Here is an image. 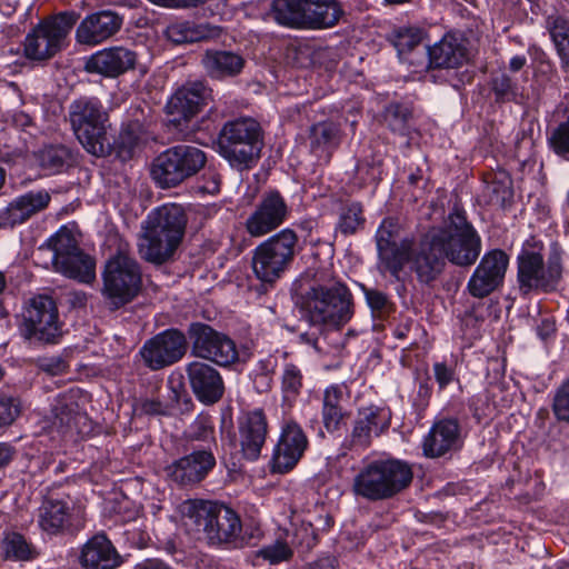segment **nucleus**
Listing matches in <instances>:
<instances>
[{
  "instance_id": "f257e3e1",
  "label": "nucleus",
  "mask_w": 569,
  "mask_h": 569,
  "mask_svg": "<svg viewBox=\"0 0 569 569\" xmlns=\"http://www.w3.org/2000/svg\"><path fill=\"white\" fill-rule=\"evenodd\" d=\"M187 222L186 211L180 204L167 203L153 210L139 237L141 259L156 266L173 260L184 238Z\"/></svg>"
},
{
  "instance_id": "f03ea898",
  "label": "nucleus",
  "mask_w": 569,
  "mask_h": 569,
  "mask_svg": "<svg viewBox=\"0 0 569 569\" xmlns=\"http://www.w3.org/2000/svg\"><path fill=\"white\" fill-rule=\"evenodd\" d=\"M546 246L537 236L526 239L516 258L518 291L522 297L558 290L565 272L563 252L553 249L545 259Z\"/></svg>"
},
{
  "instance_id": "7ed1b4c3",
  "label": "nucleus",
  "mask_w": 569,
  "mask_h": 569,
  "mask_svg": "<svg viewBox=\"0 0 569 569\" xmlns=\"http://www.w3.org/2000/svg\"><path fill=\"white\" fill-rule=\"evenodd\" d=\"M413 481V467L398 458L366 462L353 476L351 492L369 502L386 501L406 491Z\"/></svg>"
},
{
  "instance_id": "20e7f679",
  "label": "nucleus",
  "mask_w": 569,
  "mask_h": 569,
  "mask_svg": "<svg viewBox=\"0 0 569 569\" xmlns=\"http://www.w3.org/2000/svg\"><path fill=\"white\" fill-rule=\"evenodd\" d=\"M109 241L116 246L102 271L101 295L111 310L132 302L142 290V269L131 253L128 241L116 234Z\"/></svg>"
},
{
  "instance_id": "39448f33",
  "label": "nucleus",
  "mask_w": 569,
  "mask_h": 569,
  "mask_svg": "<svg viewBox=\"0 0 569 569\" xmlns=\"http://www.w3.org/2000/svg\"><path fill=\"white\" fill-rule=\"evenodd\" d=\"M302 310L311 325L340 329L355 315L353 296L348 286L336 277L319 274L303 296Z\"/></svg>"
},
{
  "instance_id": "423d86ee",
  "label": "nucleus",
  "mask_w": 569,
  "mask_h": 569,
  "mask_svg": "<svg viewBox=\"0 0 569 569\" xmlns=\"http://www.w3.org/2000/svg\"><path fill=\"white\" fill-rule=\"evenodd\" d=\"M81 146L96 157L111 153L109 112L97 97L81 96L70 102L67 117Z\"/></svg>"
},
{
  "instance_id": "0eeeda50",
  "label": "nucleus",
  "mask_w": 569,
  "mask_h": 569,
  "mask_svg": "<svg viewBox=\"0 0 569 569\" xmlns=\"http://www.w3.org/2000/svg\"><path fill=\"white\" fill-rule=\"evenodd\" d=\"M430 232L435 244L440 247L450 263L467 268L478 260L482 248L481 238L462 208L455 206L445 226L432 228Z\"/></svg>"
},
{
  "instance_id": "6e6552de",
  "label": "nucleus",
  "mask_w": 569,
  "mask_h": 569,
  "mask_svg": "<svg viewBox=\"0 0 569 569\" xmlns=\"http://www.w3.org/2000/svg\"><path fill=\"white\" fill-rule=\"evenodd\" d=\"M217 151L231 167L250 169L260 158L263 133L252 118H238L226 122L218 133Z\"/></svg>"
},
{
  "instance_id": "1a4fd4ad",
  "label": "nucleus",
  "mask_w": 569,
  "mask_h": 569,
  "mask_svg": "<svg viewBox=\"0 0 569 569\" xmlns=\"http://www.w3.org/2000/svg\"><path fill=\"white\" fill-rule=\"evenodd\" d=\"M184 515L210 546L232 549L239 529V513L229 506L202 499L188 500Z\"/></svg>"
},
{
  "instance_id": "9d476101",
  "label": "nucleus",
  "mask_w": 569,
  "mask_h": 569,
  "mask_svg": "<svg viewBox=\"0 0 569 569\" xmlns=\"http://www.w3.org/2000/svg\"><path fill=\"white\" fill-rule=\"evenodd\" d=\"M299 251V237L284 228L259 243L252 251L251 267L256 278L270 287L282 278Z\"/></svg>"
},
{
  "instance_id": "9b49d317",
  "label": "nucleus",
  "mask_w": 569,
  "mask_h": 569,
  "mask_svg": "<svg viewBox=\"0 0 569 569\" xmlns=\"http://www.w3.org/2000/svg\"><path fill=\"white\" fill-rule=\"evenodd\" d=\"M206 163L207 156L201 149L190 144H177L153 159L150 174L158 187L170 189L196 176Z\"/></svg>"
},
{
  "instance_id": "f8f14e48",
  "label": "nucleus",
  "mask_w": 569,
  "mask_h": 569,
  "mask_svg": "<svg viewBox=\"0 0 569 569\" xmlns=\"http://www.w3.org/2000/svg\"><path fill=\"white\" fill-rule=\"evenodd\" d=\"M76 11H63L42 20L26 37L23 53L33 61H47L61 49L64 39L79 20Z\"/></svg>"
},
{
  "instance_id": "ddd939ff",
  "label": "nucleus",
  "mask_w": 569,
  "mask_h": 569,
  "mask_svg": "<svg viewBox=\"0 0 569 569\" xmlns=\"http://www.w3.org/2000/svg\"><path fill=\"white\" fill-rule=\"evenodd\" d=\"M184 456L163 468L166 480L179 489H193L203 482L217 466L209 447H191Z\"/></svg>"
},
{
  "instance_id": "4468645a",
  "label": "nucleus",
  "mask_w": 569,
  "mask_h": 569,
  "mask_svg": "<svg viewBox=\"0 0 569 569\" xmlns=\"http://www.w3.org/2000/svg\"><path fill=\"white\" fill-rule=\"evenodd\" d=\"M20 331L28 340L56 343L61 329L54 300L46 295L33 297L23 312Z\"/></svg>"
},
{
  "instance_id": "2eb2a0df",
  "label": "nucleus",
  "mask_w": 569,
  "mask_h": 569,
  "mask_svg": "<svg viewBox=\"0 0 569 569\" xmlns=\"http://www.w3.org/2000/svg\"><path fill=\"white\" fill-rule=\"evenodd\" d=\"M188 335L192 345V355L197 358L222 367L234 363L239 358L234 341L207 323H191Z\"/></svg>"
},
{
  "instance_id": "dca6fc26",
  "label": "nucleus",
  "mask_w": 569,
  "mask_h": 569,
  "mask_svg": "<svg viewBox=\"0 0 569 569\" xmlns=\"http://www.w3.org/2000/svg\"><path fill=\"white\" fill-rule=\"evenodd\" d=\"M212 100V89L206 81H188L168 100L164 110L169 121L179 127L188 123Z\"/></svg>"
},
{
  "instance_id": "f3484780",
  "label": "nucleus",
  "mask_w": 569,
  "mask_h": 569,
  "mask_svg": "<svg viewBox=\"0 0 569 569\" xmlns=\"http://www.w3.org/2000/svg\"><path fill=\"white\" fill-rule=\"evenodd\" d=\"M270 423L262 408L248 409L240 412L237 418L234 441L246 460L256 461L267 442Z\"/></svg>"
},
{
  "instance_id": "a211bd4d",
  "label": "nucleus",
  "mask_w": 569,
  "mask_h": 569,
  "mask_svg": "<svg viewBox=\"0 0 569 569\" xmlns=\"http://www.w3.org/2000/svg\"><path fill=\"white\" fill-rule=\"evenodd\" d=\"M308 446L309 440L301 426L292 419L286 420L272 451L271 471L273 473L291 471L303 457Z\"/></svg>"
},
{
  "instance_id": "6ab92c4d",
  "label": "nucleus",
  "mask_w": 569,
  "mask_h": 569,
  "mask_svg": "<svg viewBox=\"0 0 569 569\" xmlns=\"http://www.w3.org/2000/svg\"><path fill=\"white\" fill-rule=\"evenodd\" d=\"M188 343L178 329H167L144 342L140 355L151 370L169 367L183 358Z\"/></svg>"
},
{
  "instance_id": "aec40b11",
  "label": "nucleus",
  "mask_w": 569,
  "mask_h": 569,
  "mask_svg": "<svg viewBox=\"0 0 569 569\" xmlns=\"http://www.w3.org/2000/svg\"><path fill=\"white\" fill-rule=\"evenodd\" d=\"M289 207L278 190L266 192L244 221V229L252 238L264 237L278 229L288 218Z\"/></svg>"
},
{
  "instance_id": "412c9836",
  "label": "nucleus",
  "mask_w": 569,
  "mask_h": 569,
  "mask_svg": "<svg viewBox=\"0 0 569 569\" xmlns=\"http://www.w3.org/2000/svg\"><path fill=\"white\" fill-rule=\"evenodd\" d=\"M508 266L509 256L503 250L486 252L468 281V292L478 299L490 296L502 286Z\"/></svg>"
},
{
  "instance_id": "4be33fe9",
  "label": "nucleus",
  "mask_w": 569,
  "mask_h": 569,
  "mask_svg": "<svg viewBox=\"0 0 569 569\" xmlns=\"http://www.w3.org/2000/svg\"><path fill=\"white\" fill-rule=\"evenodd\" d=\"M38 523L48 535L76 533L84 519L69 500L47 497L38 509Z\"/></svg>"
},
{
  "instance_id": "5701e85b",
  "label": "nucleus",
  "mask_w": 569,
  "mask_h": 569,
  "mask_svg": "<svg viewBox=\"0 0 569 569\" xmlns=\"http://www.w3.org/2000/svg\"><path fill=\"white\" fill-rule=\"evenodd\" d=\"M51 202V194L46 189L27 191L0 210V229H12L26 223L34 216L47 210Z\"/></svg>"
},
{
  "instance_id": "b1692460",
  "label": "nucleus",
  "mask_w": 569,
  "mask_h": 569,
  "mask_svg": "<svg viewBox=\"0 0 569 569\" xmlns=\"http://www.w3.org/2000/svg\"><path fill=\"white\" fill-rule=\"evenodd\" d=\"M138 56L122 46L104 48L91 54L84 70L107 78H117L136 68Z\"/></svg>"
},
{
  "instance_id": "393cba45",
  "label": "nucleus",
  "mask_w": 569,
  "mask_h": 569,
  "mask_svg": "<svg viewBox=\"0 0 569 569\" xmlns=\"http://www.w3.org/2000/svg\"><path fill=\"white\" fill-rule=\"evenodd\" d=\"M388 428L389 416L383 408L370 406L360 409L353 422L352 431L347 438V446L350 450H365L370 447L373 436H380Z\"/></svg>"
},
{
  "instance_id": "a878e982",
  "label": "nucleus",
  "mask_w": 569,
  "mask_h": 569,
  "mask_svg": "<svg viewBox=\"0 0 569 569\" xmlns=\"http://www.w3.org/2000/svg\"><path fill=\"white\" fill-rule=\"evenodd\" d=\"M186 371L191 390L200 402L213 405L222 398L223 380L216 368L206 362L192 361Z\"/></svg>"
},
{
  "instance_id": "bb28decb",
  "label": "nucleus",
  "mask_w": 569,
  "mask_h": 569,
  "mask_svg": "<svg viewBox=\"0 0 569 569\" xmlns=\"http://www.w3.org/2000/svg\"><path fill=\"white\" fill-rule=\"evenodd\" d=\"M122 23V18L111 10L91 13L78 26L76 40L80 44L98 46L118 33Z\"/></svg>"
},
{
  "instance_id": "cd10ccee",
  "label": "nucleus",
  "mask_w": 569,
  "mask_h": 569,
  "mask_svg": "<svg viewBox=\"0 0 569 569\" xmlns=\"http://www.w3.org/2000/svg\"><path fill=\"white\" fill-rule=\"evenodd\" d=\"M460 448V425L456 418H442L423 438L422 450L428 458H440Z\"/></svg>"
},
{
  "instance_id": "c85d7f7f",
  "label": "nucleus",
  "mask_w": 569,
  "mask_h": 569,
  "mask_svg": "<svg viewBox=\"0 0 569 569\" xmlns=\"http://www.w3.org/2000/svg\"><path fill=\"white\" fill-rule=\"evenodd\" d=\"M446 258L439 246L435 244V238L429 231L425 240L420 242L417 251H412L411 270L416 273L420 283L430 284L443 272Z\"/></svg>"
},
{
  "instance_id": "c756f323",
  "label": "nucleus",
  "mask_w": 569,
  "mask_h": 569,
  "mask_svg": "<svg viewBox=\"0 0 569 569\" xmlns=\"http://www.w3.org/2000/svg\"><path fill=\"white\" fill-rule=\"evenodd\" d=\"M79 563L84 569H116L122 558L106 533H96L81 548Z\"/></svg>"
},
{
  "instance_id": "7c9ffc66",
  "label": "nucleus",
  "mask_w": 569,
  "mask_h": 569,
  "mask_svg": "<svg viewBox=\"0 0 569 569\" xmlns=\"http://www.w3.org/2000/svg\"><path fill=\"white\" fill-rule=\"evenodd\" d=\"M322 423L330 433L338 432L347 427L351 411L348 408L346 387L332 385L325 389L321 409Z\"/></svg>"
},
{
  "instance_id": "2f4dec72",
  "label": "nucleus",
  "mask_w": 569,
  "mask_h": 569,
  "mask_svg": "<svg viewBox=\"0 0 569 569\" xmlns=\"http://www.w3.org/2000/svg\"><path fill=\"white\" fill-rule=\"evenodd\" d=\"M200 63L210 79L224 80L239 76L246 66V59L234 51L208 49Z\"/></svg>"
},
{
  "instance_id": "473e14b6",
  "label": "nucleus",
  "mask_w": 569,
  "mask_h": 569,
  "mask_svg": "<svg viewBox=\"0 0 569 569\" xmlns=\"http://www.w3.org/2000/svg\"><path fill=\"white\" fill-rule=\"evenodd\" d=\"M345 11L338 0H305V30H322L337 26Z\"/></svg>"
},
{
  "instance_id": "72a5a7b5",
  "label": "nucleus",
  "mask_w": 569,
  "mask_h": 569,
  "mask_svg": "<svg viewBox=\"0 0 569 569\" xmlns=\"http://www.w3.org/2000/svg\"><path fill=\"white\" fill-rule=\"evenodd\" d=\"M467 48L452 33H446L436 44L428 48L429 64L433 69H453L467 60Z\"/></svg>"
},
{
  "instance_id": "f704fd0d",
  "label": "nucleus",
  "mask_w": 569,
  "mask_h": 569,
  "mask_svg": "<svg viewBox=\"0 0 569 569\" xmlns=\"http://www.w3.org/2000/svg\"><path fill=\"white\" fill-rule=\"evenodd\" d=\"M412 246L413 241L410 239H403L399 243H388L383 240L378 250L380 271L389 272L398 279L405 266L411 262Z\"/></svg>"
},
{
  "instance_id": "c9c22d12",
  "label": "nucleus",
  "mask_w": 569,
  "mask_h": 569,
  "mask_svg": "<svg viewBox=\"0 0 569 569\" xmlns=\"http://www.w3.org/2000/svg\"><path fill=\"white\" fill-rule=\"evenodd\" d=\"M221 28L209 23H193L189 21L176 22L167 28L168 39L177 44L208 41L221 36Z\"/></svg>"
},
{
  "instance_id": "e433bc0d",
  "label": "nucleus",
  "mask_w": 569,
  "mask_h": 569,
  "mask_svg": "<svg viewBox=\"0 0 569 569\" xmlns=\"http://www.w3.org/2000/svg\"><path fill=\"white\" fill-rule=\"evenodd\" d=\"M51 264L57 272L68 278L90 281L94 277L96 263L81 248L64 254L63 258L60 257L57 260H51Z\"/></svg>"
},
{
  "instance_id": "4c0bfd02",
  "label": "nucleus",
  "mask_w": 569,
  "mask_h": 569,
  "mask_svg": "<svg viewBox=\"0 0 569 569\" xmlns=\"http://www.w3.org/2000/svg\"><path fill=\"white\" fill-rule=\"evenodd\" d=\"M186 448L209 447L214 452L218 448L216 428L212 417L200 413L182 435Z\"/></svg>"
},
{
  "instance_id": "58836bf2",
  "label": "nucleus",
  "mask_w": 569,
  "mask_h": 569,
  "mask_svg": "<svg viewBox=\"0 0 569 569\" xmlns=\"http://www.w3.org/2000/svg\"><path fill=\"white\" fill-rule=\"evenodd\" d=\"M305 0H273L269 16L280 26L303 29Z\"/></svg>"
},
{
  "instance_id": "ea45409f",
  "label": "nucleus",
  "mask_w": 569,
  "mask_h": 569,
  "mask_svg": "<svg viewBox=\"0 0 569 569\" xmlns=\"http://www.w3.org/2000/svg\"><path fill=\"white\" fill-rule=\"evenodd\" d=\"M53 426L62 432L78 431V425L87 417L78 411V405L70 398L62 396L57 399L53 407Z\"/></svg>"
},
{
  "instance_id": "a19ab883",
  "label": "nucleus",
  "mask_w": 569,
  "mask_h": 569,
  "mask_svg": "<svg viewBox=\"0 0 569 569\" xmlns=\"http://www.w3.org/2000/svg\"><path fill=\"white\" fill-rule=\"evenodd\" d=\"M37 159L40 167L52 174L62 172L74 161L72 151L62 144L46 146L38 152Z\"/></svg>"
},
{
  "instance_id": "79ce46f5",
  "label": "nucleus",
  "mask_w": 569,
  "mask_h": 569,
  "mask_svg": "<svg viewBox=\"0 0 569 569\" xmlns=\"http://www.w3.org/2000/svg\"><path fill=\"white\" fill-rule=\"evenodd\" d=\"M482 181L486 183L490 201L501 207L513 196L512 180L505 170L488 171L482 173Z\"/></svg>"
},
{
  "instance_id": "37998d69",
  "label": "nucleus",
  "mask_w": 569,
  "mask_h": 569,
  "mask_svg": "<svg viewBox=\"0 0 569 569\" xmlns=\"http://www.w3.org/2000/svg\"><path fill=\"white\" fill-rule=\"evenodd\" d=\"M142 134V124L140 121H129L124 123L117 139L111 143L113 150L122 160H129L133 156L136 147L139 144Z\"/></svg>"
},
{
  "instance_id": "c03bdc74",
  "label": "nucleus",
  "mask_w": 569,
  "mask_h": 569,
  "mask_svg": "<svg viewBox=\"0 0 569 569\" xmlns=\"http://www.w3.org/2000/svg\"><path fill=\"white\" fill-rule=\"evenodd\" d=\"M382 122L396 134L408 136L412 109L401 102H390L381 113Z\"/></svg>"
},
{
  "instance_id": "a18cd8bd",
  "label": "nucleus",
  "mask_w": 569,
  "mask_h": 569,
  "mask_svg": "<svg viewBox=\"0 0 569 569\" xmlns=\"http://www.w3.org/2000/svg\"><path fill=\"white\" fill-rule=\"evenodd\" d=\"M365 224L366 217L362 203L352 201L341 207L336 230L343 236H351L362 230Z\"/></svg>"
},
{
  "instance_id": "49530a36",
  "label": "nucleus",
  "mask_w": 569,
  "mask_h": 569,
  "mask_svg": "<svg viewBox=\"0 0 569 569\" xmlns=\"http://www.w3.org/2000/svg\"><path fill=\"white\" fill-rule=\"evenodd\" d=\"M4 558L16 561H28L36 557L37 552L23 535L11 531L7 532L1 541Z\"/></svg>"
},
{
  "instance_id": "de8ad7c7",
  "label": "nucleus",
  "mask_w": 569,
  "mask_h": 569,
  "mask_svg": "<svg viewBox=\"0 0 569 569\" xmlns=\"http://www.w3.org/2000/svg\"><path fill=\"white\" fill-rule=\"evenodd\" d=\"M79 248L73 232L68 227H61L48 239L47 243L41 246L38 250L40 253L51 252V260H57V258H63L64 254L74 252Z\"/></svg>"
},
{
  "instance_id": "09e8293b",
  "label": "nucleus",
  "mask_w": 569,
  "mask_h": 569,
  "mask_svg": "<svg viewBox=\"0 0 569 569\" xmlns=\"http://www.w3.org/2000/svg\"><path fill=\"white\" fill-rule=\"evenodd\" d=\"M425 32L418 27H398L388 36V41L397 49L399 54L408 53L423 40Z\"/></svg>"
},
{
  "instance_id": "8fccbe9b",
  "label": "nucleus",
  "mask_w": 569,
  "mask_h": 569,
  "mask_svg": "<svg viewBox=\"0 0 569 569\" xmlns=\"http://www.w3.org/2000/svg\"><path fill=\"white\" fill-rule=\"evenodd\" d=\"M339 134V127L331 121H321L310 128L309 139L311 148L318 149L332 144Z\"/></svg>"
},
{
  "instance_id": "3c124183",
  "label": "nucleus",
  "mask_w": 569,
  "mask_h": 569,
  "mask_svg": "<svg viewBox=\"0 0 569 569\" xmlns=\"http://www.w3.org/2000/svg\"><path fill=\"white\" fill-rule=\"evenodd\" d=\"M548 142L557 156L569 160V116L552 130Z\"/></svg>"
},
{
  "instance_id": "603ef678",
  "label": "nucleus",
  "mask_w": 569,
  "mask_h": 569,
  "mask_svg": "<svg viewBox=\"0 0 569 569\" xmlns=\"http://www.w3.org/2000/svg\"><path fill=\"white\" fill-rule=\"evenodd\" d=\"M237 540L232 545V549H243L246 547L257 546L263 537V531L258 523L243 525L241 518L239 519V529Z\"/></svg>"
},
{
  "instance_id": "864d4df0",
  "label": "nucleus",
  "mask_w": 569,
  "mask_h": 569,
  "mask_svg": "<svg viewBox=\"0 0 569 569\" xmlns=\"http://www.w3.org/2000/svg\"><path fill=\"white\" fill-rule=\"evenodd\" d=\"M21 411L22 405L19 398L0 395V430L11 426Z\"/></svg>"
},
{
  "instance_id": "5fc2aeb1",
  "label": "nucleus",
  "mask_w": 569,
  "mask_h": 569,
  "mask_svg": "<svg viewBox=\"0 0 569 569\" xmlns=\"http://www.w3.org/2000/svg\"><path fill=\"white\" fill-rule=\"evenodd\" d=\"M551 408L558 421L569 423V378L556 390Z\"/></svg>"
},
{
  "instance_id": "6e6d98bb",
  "label": "nucleus",
  "mask_w": 569,
  "mask_h": 569,
  "mask_svg": "<svg viewBox=\"0 0 569 569\" xmlns=\"http://www.w3.org/2000/svg\"><path fill=\"white\" fill-rule=\"evenodd\" d=\"M258 556L270 563L276 565L288 561L292 558L293 551L283 540H277L274 543L263 547L258 551Z\"/></svg>"
},
{
  "instance_id": "4d7b16f0",
  "label": "nucleus",
  "mask_w": 569,
  "mask_h": 569,
  "mask_svg": "<svg viewBox=\"0 0 569 569\" xmlns=\"http://www.w3.org/2000/svg\"><path fill=\"white\" fill-rule=\"evenodd\" d=\"M282 391L287 397H297L303 386V377L301 370L292 363L284 367L282 375Z\"/></svg>"
},
{
  "instance_id": "13d9d810",
  "label": "nucleus",
  "mask_w": 569,
  "mask_h": 569,
  "mask_svg": "<svg viewBox=\"0 0 569 569\" xmlns=\"http://www.w3.org/2000/svg\"><path fill=\"white\" fill-rule=\"evenodd\" d=\"M546 28L553 44L569 39V19L561 14H550L546 19Z\"/></svg>"
},
{
  "instance_id": "bf43d9fd",
  "label": "nucleus",
  "mask_w": 569,
  "mask_h": 569,
  "mask_svg": "<svg viewBox=\"0 0 569 569\" xmlns=\"http://www.w3.org/2000/svg\"><path fill=\"white\" fill-rule=\"evenodd\" d=\"M490 86L497 102L511 100V98L516 96V86L512 79L506 73L493 77Z\"/></svg>"
},
{
  "instance_id": "052dcab7",
  "label": "nucleus",
  "mask_w": 569,
  "mask_h": 569,
  "mask_svg": "<svg viewBox=\"0 0 569 569\" xmlns=\"http://www.w3.org/2000/svg\"><path fill=\"white\" fill-rule=\"evenodd\" d=\"M433 375L439 390L446 389L456 380V363H448L446 360L433 363Z\"/></svg>"
},
{
  "instance_id": "680f3d73",
  "label": "nucleus",
  "mask_w": 569,
  "mask_h": 569,
  "mask_svg": "<svg viewBox=\"0 0 569 569\" xmlns=\"http://www.w3.org/2000/svg\"><path fill=\"white\" fill-rule=\"evenodd\" d=\"M366 300L373 312H382L388 307V297L385 292L377 289H369L361 286Z\"/></svg>"
},
{
  "instance_id": "e2e57ef3",
  "label": "nucleus",
  "mask_w": 569,
  "mask_h": 569,
  "mask_svg": "<svg viewBox=\"0 0 569 569\" xmlns=\"http://www.w3.org/2000/svg\"><path fill=\"white\" fill-rule=\"evenodd\" d=\"M139 415L160 416L166 413L164 405L158 399H144L136 409Z\"/></svg>"
},
{
  "instance_id": "0e129e2a",
  "label": "nucleus",
  "mask_w": 569,
  "mask_h": 569,
  "mask_svg": "<svg viewBox=\"0 0 569 569\" xmlns=\"http://www.w3.org/2000/svg\"><path fill=\"white\" fill-rule=\"evenodd\" d=\"M393 228L395 223L392 222V220L386 219L382 221L376 236L378 250L380 249V246L382 244L383 240H386L388 243H397L393 240Z\"/></svg>"
},
{
  "instance_id": "69168bd1",
  "label": "nucleus",
  "mask_w": 569,
  "mask_h": 569,
  "mask_svg": "<svg viewBox=\"0 0 569 569\" xmlns=\"http://www.w3.org/2000/svg\"><path fill=\"white\" fill-rule=\"evenodd\" d=\"M557 327L553 318H545L537 326V333L542 340H548L556 335Z\"/></svg>"
},
{
  "instance_id": "338daca9",
  "label": "nucleus",
  "mask_w": 569,
  "mask_h": 569,
  "mask_svg": "<svg viewBox=\"0 0 569 569\" xmlns=\"http://www.w3.org/2000/svg\"><path fill=\"white\" fill-rule=\"evenodd\" d=\"M357 172L359 174L366 173L370 177V183L378 184L381 180V171L379 169H376L372 164L369 163H360L357 167Z\"/></svg>"
},
{
  "instance_id": "774afa93",
  "label": "nucleus",
  "mask_w": 569,
  "mask_h": 569,
  "mask_svg": "<svg viewBox=\"0 0 569 569\" xmlns=\"http://www.w3.org/2000/svg\"><path fill=\"white\" fill-rule=\"evenodd\" d=\"M134 569H173L167 562L161 559L150 558L146 559L138 565H136Z\"/></svg>"
}]
</instances>
